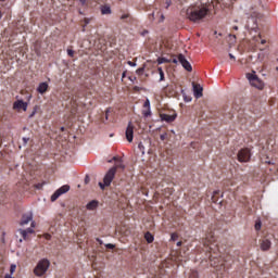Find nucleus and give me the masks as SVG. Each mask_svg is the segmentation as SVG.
Here are the masks:
<instances>
[{
	"mask_svg": "<svg viewBox=\"0 0 278 278\" xmlns=\"http://www.w3.org/2000/svg\"><path fill=\"white\" fill-rule=\"evenodd\" d=\"M135 90H138V87H135Z\"/></svg>",
	"mask_w": 278,
	"mask_h": 278,
	"instance_id": "8fccbe9b",
	"label": "nucleus"
},
{
	"mask_svg": "<svg viewBox=\"0 0 278 278\" xmlns=\"http://www.w3.org/2000/svg\"><path fill=\"white\" fill-rule=\"evenodd\" d=\"M229 58H230V60H236V56H233V54H229Z\"/></svg>",
	"mask_w": 278,
	"mask_h": 278,
	"instance_id": "4c0bfd02",
	"label": "nucleus"
},
{
	"mask_svg": "<svg viewBox=\"0 0 278 278\" xmlns=\"http://www.w3.org/2000/svg\"><path fill=\"white\" fill-rule=\"evenodd\" d=\"M233 29H235L236 31H238V26H233Z\"/></svg>",
	"mask_w": 278,
	"mask_h": 278,
	"instance_id": "de8ad7c7",
	"label": "nucleus"
},
{
	"mask_svg": "<svg viewBox=\"0 0 278 278\" xmlns=\"http://www.w3.org/2000/svg\"><path fill=\"white\" fill-rule=\"evenodd\" d=\"M88 181H90V177L86 176L85 182L88 184Z\"/></svg>",
	"mask_w": 278,
	"mask_h": 278,
	"instance_id": "e433bc0d",
	"label": "nucleus"
},
{
	"mask_svg": "<svg viewBox=\"0 0 278 278\" xmlns=\"http://www.w3.org/2000/svg\"><path fill=\"white\" fill-rule=\"evenodd\" d=\"M28 105L29 103L23 100H17L13 103V110H15V112H21V110H23V112H27Z\"/></svg>",
	"mask_w": 278,
	"mask_h": 278,
	"instance_id": "1a4fd4ad",
	"label": "nucleus"
},
{
	"mask_svg": "<svg viewBox=\"0 0 278 278\" xmlns=\"http://www.w3.org/2000/svg\"><path fill=\"white\" fill-rule=\"evenodd\" d=\"M36 115V111H34L31 114H30V118H33V116Z\"/></svg>",
	"mask_w": 278,
	"mask_h": 278,
	"instance_id": "79ce46f5",
	"label": "nucleus"
},
{
	"mask_svg": "<svg viewBox=\"0 0 278 278\" xmlns=\"http://www.w3.org/2000/svg\"><path fill=\"white\" fill-rule=\"evenodd\" d=\"M128 15H122V18H127Z\"/></svg>",
	"mask_w": 278,
	"mask_h": 278,
	"instance_id": "09e8293b",
	"label": "nucleus"
},
{
	"mask_svg": "<svg viewBox=\"0 0 278 278\" xmlns=\"http://www.w3.org/2000/svg\"><path fill=\"white\" fill-rule=\"evenodd\" d=\"M34 220V214L31 212H28L26 214H23L22 215V219L20 222V225L21 227H25V225H29L30 224V227H36V222H33Z\"/></svg>",
	"mask_w": 278,
	"mask_h": 278,
	"instance_id": "423d86ee",
	"label": "nucleus"
},
{
	"mask_svg": "<svg viewBox=\"0 0 278 278\" xmlns=\"http://www.w3.org/2000/svg\"><path fill=\"white\" fill-rule=\"evenodd\" d=\"M204 251L210 260V264L213 268H216L217 273L223 275L227 273V265L225 264V257H223V253H220V249L218 248V243L216 242V237L214 232H208L203 241Z\"/></svg>",
	"mask_w": 278,
	"mask_h": 278,
	"instance_id": "f257e3e1",
	"label": "nucleus"
},
{
	"mask_svg": "<svg viewBox=\"0 0 278 278\" xmlns=\"http://www.w3.org/2000/svg\"><path fill=\"white\" fill-rule=\"evenodd\" d=\"M177 247H181V241H178V242H177Z\"/></svg>",
	"mask_w": 278,
	"mask_h": 278,
	"instance_id": "49530a36",
	"label": "nucleus"
},
{
	"mask_svg": "<svg viewBox=\"0 0 278 278\" xmlns=\"http://www.w3.org/2000/svg\"><path fill=\"white\" fill-rule=\"evenodd\" d=\"M193 92L194 97L200 99V97H203V87H201V85L193 84Z\"/></svg>",
	"mask_w": 278,
	"mask_h": 278,
	"instance_id": "ddd939ff",
	"label": "nucleus"
},
{
	"mask_svg": "<svg viewBox=\"0 0 278 278\" xmlns=\"http://www.w3.org/2000/svg\"><path fill=\"white\" fill-rule=\"evenodd\" d=\"M68 190H71V186L68 185H64L62 187H60L52 195H51V201H58V199H60V197H62V194H66V192H68Z\"/></svg>",
	"mask_w": 278,
	"mask_h": 278,
	"instance_id": "6e6552de",
	"label": "nucleus"
},
{
	"mask_svg": "<svg viewBox=\"0 0 278 278\" xmlns=\"http://www.w3.org/2000/svg\"><path fill=\"white\" fill-rule=\"evenodd\" d=\"M237 157H238V162H241V163L249 162L251 160V150L248 148L241 149L238 152Z\"/></svg>",
	"mask_w": 278,
	"mask_h": 278,
	"instance_id": "0eeeda50",
	"label": "nucleus"
},
{
	"mask_svg": "<svg viewBox=\"0 0 278 278\" xmlns=\"http://www.w3.org/2000/svg\"><path fill=\"white\" fill-rule=\"evenodd\" d=\"M261 45H266V39H262Z\"/></svg>",
	"mask_w": 278,
	"mask_h": 278,
	"instance_id": "ea45409f",
	"label": "nucleus"
},
{
	"mask_svg": "<svg viewBox=\"0 0 278 278\" xmlns=\"http://www.w3.org/2000/svg\"><path fill=\"white\" fill-rule=\"evenodd\" d=\"M86 1H88V0H80V3H83V5H84V4H86Z\"/></svg>",
	"mask_w": 278,
	"mask_h": 278,
	"instance_id": "c03bdc74",
	"label": "nucleus"
},
{
	"mask_svg": "<svg viewBox=\"0 0 278 278\" xmlns=\"http://www.w3.org/2000/svg\"><path fill=\"white\" fill-rule=\"evenodd\" d=\"M166 136H167L166 134H163V135L160 136V139H161L162 141H164V140H166Z\"/></svg>",
	"mask_w": 278,
	"mask_h": 278,
	"instance_id": "473e14b6",
	"label": "nucleus"
},
{
	"mask_svg": "<svg viewBox=\"0 0 278 278\" xmlns=\"http://www.w3.org/2000/svg\"><path fill=\"white\" fill-rule=\"evenodd\" d=\"M220 198V190L214 191L212 195V202L218 203V199Z\"/></svg>",
	"mask_w": 278,
	"mask_h": 278,
	"instance_id": "412c9836",
	"label": "nucleus"
},
{
	"mask_svg": "<svg viewBox=\"0 0 278 278\" xmlns=\"http://www.w3.org/2000/svg\"><path fill=\"white\" fill-rule=\"evenodd\" d=\"M51 266V262H49V260L47 258H42L40 260L36 267L34 268V275H36V277H42L47 274V271L49 270V267Z\"/></svg>",
	"mask_w": 278,
	"mask_h": 278,
	"instance_id": "20e7f679",
	"label": "nucleus"
},
{
	"mask_svg": "<svg viewBox=\"0 0 278 278\" xmlns=\"http://www.w3.org/2000/svg\"><path fill=\"white\" fill-rule=\"evenodd\" d=\"M128 65L129 66H136V63L131 62V61H128Z\"/></svg>",
	"mask_w": 278,
	"mask_h": 278,
	"instance_id": "c9c22d12",
	"label": "nucleus"
},
{
	"mask_svg": "<svg viewBox=\"0 0 278 278\" xmlns=\"http://www.w3.org/2000/svg\"><path fill=\"white\" fill-rule=\"evenodd\" d=\"M134 129H135L134 124L129 122L126 128V139L128 142H134Z\"/></svg>",
	"mask_w": 278,
	"mask_h": 278,
	"instance_id": "9b49d317",
	"label": "nucleus"
},
{
	"mask_svg": "<svg viewBox=\"0 0 278 278\" xmlns=\"http://www.w3.org/2000/svg\"><path fill=\"white\" fill-rule=\"evenodd\" d=\"M210 9L205 4H194L187 9V18L192 23H201L207 16Z\"/></svg>",
	"mask_w": 278,
	"mask_h": 278,
	"instance_id": "f03ea898",
	"label": "nucleus"
},
{
	"mask_svg": "<svg viewBox=\"0 0 278 278\" xmlns=\"http://www.w3.org/2000/svg\"><path fill=\"white\" fill-rule=\"evenodd\" d=\"M254 228L256 231H260L262 229V222H256Z\"/></svg>",
	"mask_w": 278,
	"mask_h": 278,
	"instance_id": "a878e982",
	"label": "nucleus"
},
{
	"mask_svg": "<svg viewBox=\"0 0 278 278\" xmlns=\"http://www.w3.org/2000/svg\"><path fill=\"white\" fill-rule=\"evenodd\" d=\"M49 91V84L48 83H40L39 86L37 87V92L39 94H45V92Z\"/></svg>",
	"mask_w": 278,
	"mask_h": 278,
	"instance_id": "2eb2a0df",
	"label": "nucleus"
},
{
	"mask_svg": "<svg viewBox=\"0 0 278 278\" xmlns=\"http://www.w3.org/2000/svg\"><path fill=\"white\" fill-rule=\"evenodd\" d=\"M137 75H142L144 73V67H139L137 71H136Z\"/></svg>",
	"mask_w": 278,
	"mask_h": 278,
	"instance_id": "bb28decb",
	"label": "nucleus"
},
{
	"mask_svg": "<svg viewBox=\"0 0 278 278\" xmlns=\"http://www.w3.org/2000/svg\"><path fill=\"white\" fill-rule=\"evenodd\" d=\"M139 149H144V146H142V143H139Z\"/></svg>",
	"mask_w": 278,
	"mask_h": 278,
	"instance_id": "37998d69",
	"label": "nucleus"
},
{
	"mask_svg": "<svg viewBox=\"0 0 278 278\" xmlns=\"http://www.w3.org/2000/svg\"><path fill=\"white\" fill-rule=\"evenodd\" d=\"M1 18H3V12H1V10H0V21H1Z\"/></svg>",
	"mask_w": 278,
	"mask_h": 278,
	"instance_id": "a19ab883",
	"label": "nucleus"
},
{
	"mask_svg": "<svg viewBox=\"0 0 278 278\" xmlns=\"http://www.w3.org/2000/svg\"><path fill=\"white\" fill-rule=\"evenodd\" d=\"M86 207L89 212H94V210H97V207H99V201L92 200L89 203H87Z\"/></svg>",
	"mask_w": 278,
	"mask_h": 278,
	"instance_id": "dca6fc26",
	"label": "nucleus"
},
{
	"mask_svg": "<svg viewBox=\"0 0 278 278\" xmlns=\"http://www.w3.org/2000/svg\"><path fill=\"white\" fill-rule=\"evenodd\" d=\"M0 1H2V2H3V1H5V0H0Z\"/></svg>",
	"mask_w": 278,
	"mask_h": 278,
	"instance_id": "3c124183",
	"label": "nucleus"
},
{
	"mask_svg": "<svg viewBox=\"0 0 278 278\" xmlns=\"http://www.w3.org/2000/svg\"><path fill=\"white\" fill-rule=\"evenodd\" d=\"M248 79L251 84V86H254V88H257L258 90L264 89V81H262L257 75L255 74H248Z\"/></svg>",
	"mask_w": 278,
	"mask_h": 278,
	"instance_id": "39448f33",
	"label": "nucleus"
},
{
	"mask_svg": "<svg viewBox=\"0 0 278 278\" xmlns=\"http://www.w3.org/2000/svg\"><path fill=\"white\" fill-rule=\"evenodd\" d=\"M113 160L114 162H116L115 166L108 170L103 178V182H99L101 190H105L108 186H111L112 181H114V177L116 176V170H118V168L125 170V165L123 164V161L118 160L116 156H114Z\"/></svg>",
	"mask_w": 278,
	"mask_h": 278,
	"instance_id": "7ed1b4c3",
	"label": "nucleus"
},
{
	"mask_svg": "<svg viewBox=\"0 0 278 278\" xmlns=\"http://www.w3.org/2000/svg\"><path fill=\"white\" fill-rule=\"evenodd\" d=\"M178 61L181 64V66H184L185 70L188 71V73H192V65L190 64V62H188L184 54L178 55Z\"/></svg>",
	"mask_w": 278,
	"mask_h": 278,
	"instance_id": "9d476101",
	"label": "nucleus"
},
{
	"mask_svg": "<svg viewBox=\"0 0 278 278\" xmlns=\"http://www.w3.org/2000/svg\"><path fill=\"white\" fill-rule=\"evenodd\" d=\"M157 73L160 75L159 81H164V79H165L164 70H162V67H157Z\"/></svg>",
	"mask_w": 278,
	"mask_h": 278,
	"instance_id": "b1692460",
	"label": "nucleus"
},
{
	"mask_svg": "<svg viewBox=\"0 0 278 278\" xmlns=\"http://www.w3.org/2000/svg\"><path fill=\"white\" fill-rule=\"evenodd\" d=\"M271 244L273 243L270 242V240L263 239V240H261V250L262 251H268L270 249Z\"/></svg>",
	"mask_w": 278,
	"mask_h": 278,
	"instance_id": "f3484780",
	"label": "nucleus"
},
{
	"mask_svg": "<svg viewBox=\"0 0 278 278\" xmlns=\"http://www.w3.org/2000/svg\"><path fill=\"white\" fill-rule=\"evenodd\" d=\"M189 278H199V271L197 270H191L189 273Z\"/></svg>",
	"mask_w": 278,
	"mask_h": 278,
	"instance_id": "393cba45",
	"label": "nucleus"
},
{
	"mask_svg": "<svg viewBox=\"0 0 278 278\" xmlns=\"http://www.w3.org/2000/svg\"><path fill=\"white\" fill-rule=\"evenodd\" d=\"M175 118H177V114H166V113H162L161 114V119L165 121V123H173L175 121Z\"/></svg>",
	"mask_w": 278,
	"mask_h": 278,
	"instance_id": "f8f14e48",
	"label": "nucleus"
},
{
	"mask_svg": "<svg viewBox=\"0 0 278 278\" xmlns=\"http://www.w3.org/2000/svg\"><path fill=\"white\" fill-rule=\"evenodd\" d=\"M67 55H70V58H73L75 55V51L67 49Z\"/></svg>",
	"mask_w": 278,
	"mask_h": 278,
	"instance_id": "cd10ccee",
	"label": "nucleus"
},
{
	"mask_svg": "<svg viewBox=\"0 0 278 278\" xmlns=\"http://www.w3.org/2000/svg\"><path fill=\"white\" fill-rule=\"evenodd\" d=\"M18 231H20L22 238H23L24 240H27L29 233H34V228L20 229Z\"/></svg>",
	"mask_w": 278,
	"mask_h": 278,
	"instance_id": "a211bd4d",
	"label": "nucleus"
},
{
	"mask_svg": "<svg viewBox=\"0 0 278 278\" xmlns=\"http://www.w3.org/2000/svg\"><path fill=\"white\" fill-rule=\"evenodd\" d=\"M143 108L146 109V111H143L142 114L146 118H149V116H151V102L149 100H146V102L143 103Z\"/></svg>",
	"mask_w": 278,
	"mask_h": 278,
	"instance_id": "4468645a",
	"label": "nucleus"
},
{
	"mask_svg": "<svg viewBox=\"0 0 278 278\" xmlns=\"http://www.w3.org/2000/svg\"><path fill=\"white\" fill-rule=\"evenodd\" d=\"M106 249H116V245L112 244V243H108L105 244Z\"/></svg>",
	"mask_w": 278,
	"mask_h": 278,
	"instance_id": "c756f323",
	"label": "nucleus"
},
{
	"mask_svg": "<svg viewBox=\"0 0 278 278\" xmlns=\"http://www.w3.org/2000/svg\"><path fill=\"white\" fill-rule=\"evenodd\" d=\"M177 238H178L177 233H172L170 240L175 241L177 240Z\"/></svg>",
	"mask_w": 278,
	"mask_h": 278,
	"instance_id": "2f4dec72",
	"label": "nucleus"
},
{
	"mask_svg": "<svg viewBox=\"0 0 278 278\" xmlns=\"http://www.w3.org/2000/svg\"><path fill=\"white\" fill-rule=\"evenodd\" d=\"M230 42H236V35H229Z\"/></svg>",
	"mask_w": 278,
	"mask_h": 278,
	"instance_id": "7c9ffc66",
	"label": "nucleus"
},
{
	"mask_svg": "<svg viewBox=\"0 0 278 278\" xmlns=\"http://www.w3.org/2000/svg\"><path fill=\"white\" fill-rule=\"evenodd\" d=\"M90 21H92V18H89V17H85L81 21L83 31H86V27H88V25H90Z\"/></svg>",
	"mask_w": 278,
	"mask_h": 278,
	"instance_id": "6ab92c4d",
	"label": "nucleus"
},
{
	"mask_svg": "<svg viewBox=\"0 0 278 278\" xmlns=\"http://www.w3.org/2000/svg\"><path fill=\"white\" fill-rule=\"evenodd\" d=\"M106 118H108V112H106Z\"/></svg>",
	"mask_w": 278,
	"mask_h": 278,
	"instance_id": "603ef678",
	"label": "nucleus"
},
{
	"mask_svg": "<svg viewBox=\"0 0 278 278\" xmlns=\"http://www.w3.org/2000/svg\"><path fill=\"white\" fill-rule=\"evenodd\" d=\"M15 270H16V265H11V267H10L11 275L14 274Z\"/></svg>",
	"mask_w": 278,
	"mask_h": 278,
	"instance_id": "c85d7f7f",
	"label": "nucleus"
},
{
	"mask_svg": "<svg viewBox=\"0 0 278 278\" xmlns=\"http://www.w3.org/2000/svg\"><path fill=\"white\" fill-rule=\"evenodd\" d=\"M125 77H127V71L123 72V74H122V81H123V79H124Z\"/></svg>",
	"mask_w": 278,
	"mask_h": 278,
	"instance_id": "72a5a7b5",
	"label": "nucleus"
},
{
	"mask_svg": "<svg viewBox=\"0 0 278 278\" xmlns=\"http://www.w3.org/2000/svg\"><path fill=\"white\" fill-rule=\"evenodd\" d=\"M161 62H166V63L172 62L173 64H177V62H179V56L178 58H173L172 60H168L166 58H162Z\"/></svg>",
	"mask_w": 278,
	"mask_h": 278,
	"instance_id": "5701e85b",
	"label": "nucleus"
},
{
	"mask_svg": "<svg viewBox=\"0 0 278 278\" xmlns=\"http://www.w3.org/2000/svg\"><path fill=\"white\" fill-rule=\"evenodd\" d=\"M36 188H42V185L38 184L36 185Z\"/></svg>",
	"mask_w": 278,
	"mask_h": 278,
	"instance_id": "a18cd8bd",
	"label": "nucleus"
},
{
	"mask_svg": "<svg viewBox=\"0 0 278 278\" xmlns=\"http://www.w3.org/2000/svg\"><path fill=\"white\" fill-rule=\"evenodd\" d=\"M24 144H27L29 142V138H23Z\"/></svg>",
	"mask_w": 278,
	"mask_h": 278,
	"instance_id": "f704fd0d",
	"label": "nucleus"
},
{
	"mask_svg": "<svg viewBox=\"0 0 278 278\" xmlns=\"http://www.w3.org/2000/svg\"><path fill=\"white\" fill-rule=\"evenodd\" d=\"M101 14H112V9L109 5L101 7Z\"/></svg>",
	"mask_w": 278,
	"mask_h": 278,
	"instance_id": "4be33fe9",
	"label": "nucleus"
},
{
	"mask_svg": "<svg viewBox=\"0 0 278 278\" xmlns=\"http://www.w3.org/2000/svg\"><path fill=\"white\" fill-rule=\"evenodd\" d=\"M4 278H12V274H7Z\"/></svg>",
	"mask_w": 278,
	"mask_h": 278,
	"instance_id": "58836bf2",
	"label": "nucleus"
},
{
	"mask_svg": "<svg viewBox=\"0 0 278 278\" xmlns=\"http://www.w3.org/2000/svg\"><path fill=\"white\" fill-rule=\"evenodd\" d=\"M144 239L147 240L148 244H151L155 240L153 235L149 231L144 233Z\"/></svg>",
	"mask_w": 278,
	"mask_h": 278,
	"instance_id": "aec40b11",
	"label": "nucleus"
}]
</instances>
